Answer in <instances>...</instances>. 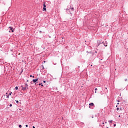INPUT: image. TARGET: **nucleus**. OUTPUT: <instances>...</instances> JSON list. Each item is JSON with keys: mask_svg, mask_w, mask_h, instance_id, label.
Masks as SVG:
<instances>
[{"mask_svg": "<svg viewBox=\"0 0 128 128\" xmlns=\"http://www.w3.org/2000/svg\"><path fill=\"white\" fill-rule=\"evenodd\" d=\"M94 90H98V88H96Z\"/></svg>", "mask_w": 128, "mask_h": 128, "instance_id": "nucleus-30", "label": "nucleus"}, {"mask_svg": "<svg viewBox=\"0 0 128 128\" xmlns=\"http://www.w3.org/2000/svg\"><path fill=\"white\" fill-rule=\"evenodd\" d=\"M32 75L30 76V78H32Z\"/></svg>", "mask_w": 128, "mask_h": 128, "instance_id": "nucleus-34", "label": "nucleus"}, {"mask_svg": "<svg viewBox=\"0 0 128 128\" xmlns=\"http://www.w3.org/2000/svg\"><path fill=\"white\" fill-rule=\"evenodd\" d=\"M72 10H74V8H72Z\"/></svg>", "mask_w": 128, "mask_h": 128, "instance_id": "nucleus-18", "label": "nucleus"}, {"mask_svg": "<svg viewBox=\"0 0 128 128\" xmlns=\"http://www.w3.org/2000/svg\"><path fill=\"white\" fill-rule=\"evenodd\" d=\"M21 88H22V90H23V88H24V86L22 85Z\"/></svg>", "mask_w": 128, "mask_h": 128, "instance_id": "nucleus-14", "label": "nucleus"}, {"mask_svg": "<svg viewBox=\"0 0 128 128\" xmlns=\"http://www.w3.org/2000/svg\"><path fill=\"white\" fill-rule=\"evenodd\" d=\"M10 106H12V104H10Z\"/></svg>", "mask_w": 128, "mask_h": 128, "instance_id": "nucleus-23", "label": "nucleus"}, {"mask_svg": "<svg viewBox=\"0 0 128 128\" xmlns=\"http://www.w3.org/2000/svg\"><path fill=\"white\" fill-rule=\"evenodd\" d=\"M96 52H98L96 51Z\"/></svg>", "mask_w": 128, "mask_h": 128, "instance_id": "nucleus-43", "label": "nucleus"}, {"mask_svg": "<svg viewBox=\"0 0 128 128\" xmlns=\"http://www.w3.org/2000/svg\"><path fill=\"white\" fill-rule=\"evenodd\" d=\"M43 6H44L43 8L44 10H46V2H44Z\"/></svg>", "mask_w": 128, "mask_h": 128, "instance_id": "nucleus-3", "label": "nucleus"}, {"mask_svg": "<svg viewBox=\"0 0 128 128\" xmlns=\"http://www.w3.org/2000/svg\"><path fill=\"white\" fill-rule=\"evenodd\" d=\"M12 94V92H10V93H9V94H8V96H10L11 94Z\"/></svg>", "mask_w": 128, "mask_h": 128, "instance_id": "nucleus-17", "label": "nucleus"}, {"mask_svg": "<svg viewBox=\"0 0 128 128\" xmlns=\"http://www.w3.org/2000/svg\"><path fill=\"white\" fill-rule=\"evenodd\" d=\"M117 104H120V103H118H118H117Z\"/></svg>", "mask_w": 128, "mask_h": 128, "instance_id": "nucleus-37", "label": "nucleus"}, {"mask_svg": "<svg viewBox=\"0 0 128 128\" xmlns=\"http://www.w3.org/2000/svg\"><path fill=\"white\" fill-rule=\"evenodd\" d=\"M100 122H102V120H100Z\"/></svg>", "mask_w": 128, "mask_h": 128, "instance_id": "nucleus-39", "label": "nucleus"}, {"mask_svg": "<svg viewBox=\"0 0 128 128\" xmlns=\"http://www.w3.org/2000/svg\"><path fill=\"white\" fill-rule=\"evenodd\" d=\"M97 44H98V46L100 44H104V42H102V41L98 40Z\"/></svg>", "mask_w": 128, "mask_h": 128, "instance_id": "nucleus-6", "label": "nucleus"}, {"mask_svg": "<svg viewBox=\"0 0 128 128\" xmlns=\"http://www.w3.org/2000/svg\"><path fill=\"white\" fill-rule=\"evenodd\" d=\"M40 80H42V78H38Z\"/></svg>", "mask_w": 128, "mask_h": 128, "instance_id": "nucleus-15", "label": "nucleus"}, {"mask_svg": "<svg viewBox=\"0 0 128 128\" xmlns=\"http://www.w3.org/2000/svg\"><path fill=\"white\" fill-rule=\"evenodd\" d=\"M102 124H104V122H102Z\"/></svg>", "mask_w": 128, "mask_h": 128, "instance_id": "nucleus-36", "label": "nucleus"}, {"mask_svg": "<svg viewBox=\"0 0 128 128\" xmlns=\"http://www.w3.org/2000/svg\"><path fill=\"white\" fill-rule=\"evenodd\" d=\"M41 86H44V84H42Z\"/></svg>", "mask_w": 128, "mask_h": 128, "instance_id": "nucleus-29", "label": "nucleus"}, {"mask_svg": "<svg viewBox=\"0 0 128 128\" xmlns=\"http://www.w3.org/2000/svg\"><path fill=\"white\" fill-rule=\"evenodd\" d=\"M116 126V124H114V126Z\"/></svg>", "mask_w": 128, "mask_h": 128, "instance_id": "nucleus-25", "label": "nucleus"}, {"mask_svg": "<svg viewBox=\"0 0 128 128\" xmlns=\"http://www.w3.org/2000/svg\"><path fill=\"white\" fill-rule=\"evenodd\" d=\"M16 104H18V100H16Z\"/></svg>", "mask_w": 128, "mask_h": 128, "instance_id": "nucleus-16", "label": "nucleus"}, {"mask_svg": "<svg viewBox=\"0 0 128 128\" xmlns=\"http://www.w3.org/2000/svg\"><path fill=\"white\" fill-rule=\"evenodd\" d=\"M120 110H122V108H120Z\"/></svg>", "mask_w": 128, "mask_h": 128, "instance_id": "nucleus-33", "label": "nucleus"}, {"mask_svg": "<svg viewBox=\"0 0 128 128\" xmlns=\"http://www.w3.org/2000/svg\"><path fill=\"white\" fill-rule=\"evenodd\" d=\"M124 80L125 82H128V79H125Z\"/></svg>", "mask_w": 128, "mask_h": 128, "instance_id": "nucleus-24", "label": "nucleus"}, {"mask_svg": "<svg viewBox=\"0 0 128 128\" xmlns=\"http://www.w3.org/2000/svg\"><path fill=\"white\" fill-rule=\"evenodd\" d=\"M42 83H40V84H38V85H39V86H40V85H42Z\"/></svg>", "mask_w": 128, "mask_h": 128, "instance_id": "nucleus-27", "label": "nucleus"}, {"mask_svg": "<svg viewBox=\"0 0 128 128\" xmlns=\"http://www.w3.org/2000/svg\"><path fill=\"white\" fill-rule=\"evenodd\" d=\"M32 128H36L34 126H32Z\"/></svg>", "mask_w": 128, "mask_h": 128, "instance_id": "nucleus-31", "label": "nucleus"}, {"mask_svg": "<svg viewBox=\"0 0 128 128\" xmlns=\"http://www.w3.org/2000/svg\"><path fill=\"white\" fill-rule=\"evenodd\" d=\"M108 122H110V124H112V120H110L108 121Z\"/></svg>", "mask_w": 128, "mask_h": 128, "instance_id": "nucleus-9", "label": "nucleus"}, {"mask_svg": "<svg viewBox=\"0 0 128 128\" xmlns=\"http://www.w3.org/2000/svg\"><path fill=\"white\" fill-rule=\"evenodd\" d=\"M116 102H120V100H116Z\"/></svg>", "mask_w": 128, "mask_h": 128, "instance_id": "nucleus-28", "label": "nucleus"}, {"mask_svg": "<svg viewBox=\"0 0 128 128\" xmlns=\"http://www.w3.org/2000/svg\"><path fill=\"white\" fill-rule=\"evenodd\" d=\"M106 128H109L108 127H107Z\"/></svg>", "mask_w": 128, "mask_h": 128, "instance_id": "nucleus-47", "label": "nucleus"}, {"mask_svg": "<svg viewBox=\"0 0 128 128\" xmlns=\"http://www.w3.org/2000/svg\"><path fill=\"white\" fill-rule=\"evenodd\" d=\"M118 118H120V116H118Z\"/></svg>", "mask_w": 128, "mask_h": 128, "instance_id": "nucleus-35", "label": "nucleus"}, {"mask_svg": "<svg viewBox=\"0 0 128 128\" xmlns=\"http://www.w3.org/2000/svg\"><path fill=\"white\" fill-rule=\"evenodd\" d=\"M42 66V70H44V66Z\"/></svg>", "mask_w": 128, "mask_h": 128, "instance_id": "nucleus-20", "label": "nucleus"}, {"mask_svg": "<svg viewBox=\"0 0 128 128\" xmlns=\"http://www.w3.org/2000/svg\"><path fill=\"white\" fill-rule=\"evenodd\" d=\"M9 28L10 30L12 31V32H14V28L12 26H10Z\"/></svg>", "mask_w": 128, "mask_h": 128, "instance_id": "nucleus-5", "label": "nucleus"}, {"mask_svg": "<svg viewBox=\"0 0 128 128\" xmlns=\"http://www.w3.org/2000/svg\"><path fill=\"white\" fill-rule=\"evenodd\" d=\"M43 82H44V84H46V80H44Z\"/></svg>", "mask_w": 128, "mask_h": 128, "instance_id": "nucleus-22", "label": "nucleus"}, {"mask_svg": "<svg viewBox=\"0 0 128 128\" xmlns=\"http://www.w3.org/2000/svg\"><path fill=\"white\" fill-rule=\"evenodd\" d=\"M116 108H118V105L116 106Z\"/></svg>", "mask_w": 128, "mask_h": 128, "instance_id": "nucleus-41", "label": "nucleus"}, {"mask_svg": "<svg viewBox=\"0 0 128 128\" xmlns=\"http://www.w3.org/2000/svg\"><path fill=\"white\" fill-rule=\"evenodd\" d=\"M89 108H91V110H93V108H94V104L92 102L90 103L89 104Z\"/></svg>", "mask_w": 128, "mask_h": 128, "instance_id": "nucleus-1", "label": "nucleus"}, {"mask_svg": "<svg viewBox=\"0 0 128 128\" xmlns=\"http://www.w3.org/2000/svg\"><path fill=\"white\" fill-rule=\"evenodd\" d=\"M26 128H28V124H26Z\"/></svg>", "mask_w": 128, "mask_h": 128, "instance_id": "nucleus-26", "label": "nucleus"}, {"mask_svg": "<svg viewBox=\"0 0 128 128\" xmlns=\"http://www.w3.org/2000/svg\"><path fill=\"white\" fill-rule=\"evenodd\" d=\"M86 52H87L88 54H92V52H88V51H86Z\"/></svg>", "mask_w": 128, "mask_h": 128, "instance_id": "nucleus-12", "label": "nucleus"}, {"mask_svg": "<svg viewBox=\"0 0 128 128\" xmlns=\"http://www.w3.org/2000/svg\"><path fill=\"white\" fill-rule=\"evenodd\" d=\"M6 94H8V92L6 93Z\"/></svg>", "mask_w": 128, "mask_h": 128, "instance_id": "nucleus-45", "label": "nucleus"}, {"mask_svg": "<svg viewBox=\"0 0 128 128\" xmlns=\"http://www.w3.org/2000/svg\"><path fill=\"white\" fill-rule=\"evenodd\" d=\"M6 96V98H10V95H8Z\"/></svg>", "mask_w": 128, "mask_h": 128, "instance_id": "nucleus-13", "label": "nucleus"}, {"mask_svg": "<svg viewBox=\"0 0 128 128\" xmlns=\"http://www.w3.org/2000/svg\"><path fill=\"white\" fill-rule=\"evenodd\" d=\"M104 46H108V42H106V41L105 42H104Z\"/></svg>", "mask_w": 128, "mask_h": 128, "instance_id": "nucleus-7", "label": "nucleus"}, {"mask_svg": "<svg viewBox=\"0 0 128 128\" xmlns=\"http://www.w3.org/2000/svg\"><path fill=\"white\" fill-rule=\"evenodd\" d=\"M120 110V108H116V110Z\"/></svg>", "mask_w": 128, "mask_h": 128, "instance_id": "nucleus-19", "label": "nucleus"}, {"mask_svg": "<svg viewBox=\"0 0 128 128\" xmlns=\"http://www.w3.org/2000/svg\"><path fill=\"white\" fill-rule=\"evenodd\" d=\"M66 40H64V38H62V42H64Z\"/></svg>", "mask_w": 128, "mask_h": 128, "instance_id": "nucleus-11", "label": "nucleus"}, {"mask_svg": "<svg viewBox=\"0 0 128 128\" xmlns=\"http://www.w3.org/2000/svg\"><path fill=\"white\" fill-rule=\"evenodd\" d=\"M38 78L33 80L32 82L35 84H36V83H38Z\"/></svg>", "mask_w": 128, "mask_h": 128, "instance_id": "nucleus-4", "label": "nucleus"}, {"mask_svg": "<svg viewBox=\"0 0 128 128\" xmlns=\"http://www.w3.org/2000/svg\"><path fill=\"white\" fill-rule=\"evenodd\" d=\"M105 124H106V120L105 122Z\"/></svg>", "mask_w": 128, "mask_h": 128, "instance_id": "nucleus-40", "label": "nucleus"}, {"mask_svg": "<svg viewBox=\"0 0 128 128\" xmlns=\"http://www.w3.org/2000/svg\"><path fill=\"white\" fill-rule=\"evenodd\" d=\"M96 94V91L95 92Z\"/></svg>", "mask_w": 128, "mask_h": 128, "instance_id": "nucleus-44", "label": "nucleus"}, {"mask_svg": "<svg viewBox=\"0 0 128 128\" xmlns=\"http://www.w3.org/2000/svg\"><path fill=\"white\" fill-rule=\"evenodd\" d=\"M66 40H64V38H62V42H64Z\"/></svg>", "mask_w": 128, "mask_h": 128, "instance_id": "nucleus-10", "label": "nucleus"}, {"mask_svg": "<svg viewBox=\"0 0 128 128\" xmlns=\"http://www.w3.org/2000/svg\"><path fill=\"white\" fill-rule=\"evenodd\" d=\"M22 72H24V70H22L21 71V74H22Z\"/></svg>", "mask_w": 128, "mask_h": 128, "instance_id": "nucleus-32", "label": "nucleus"}, {"mask_svg": "<svg viewBox=\"0 0 128 128\" xmlns=\"http://www.w3.org/2000/svg\"><path fill=\"white\" fill-rule=\"evenodd\" d=\"M15 89L18 90V86L15 87Z\"/></svg>", "mask_w": 128, "mask_h": 128, "instance_id": "nucleus-8", "label": "nucleus"}, {"mask_svg": "<svg viewBox=\"0 0 128 128\" xmlns=\"http://www.w3.org/2000/svg\"><path fill=\"white\" fill-rule=\"evenodd\" d=\"M27 82H28V80H27Z\"/></svg>", "mask_w": 128, "mask_h": 128, "instance_id": "nucleus-46", "label": "nucleus"}, {"mask_svg": "<svg viewBox=\"0 0 128 128\" xmlns=\"http://www.w3.org/2000/svg\"><path fill=\"white\" fill-rule=\"evenodd\" d=\"M92 118H94V116H92Z\"/></svg>", "mask_w": 128, "mask_h": 128, "instance_id": "nucleus-42", "label": "nucleus"}, {"mask_svg": "<svg viewBox=\"0 0 128 128\" xmlns=\"http://www.w3.org/2000/svg\"><path fill=\"white\" fill-rule=\"evenodd\" d=\"M32 77V78H34V76H33Z\"/></svg>", "mask_w": 128, "mask_h": 128, "instance_id": "nucleus-38", "label": "nucleus"}, {"mask_svg": "<svg viewBox=\"0 0 128 128\" xmlns=\"http://www.w3.org/2000/svg\"><path fill=\"white\" fill-rule=\"evenodd\" d=\"M25 86H24V88H23V90H28V84L25 83Z\"/></svg>", "mask_w": 128, "mask_h": 128, "instance_id": "nucleus-2", "label": "nucleus"}, {"mask_svg": "<svg viewBox=\"0 0 128 128\" xmlns=\"http://www.w3.org/2000/svg\"><path fill=\"white\" fill-rule=\"evenodd\" d=\"M19 128H22V125L21 124L19 125Z\"/></svg>", "mask_w": 128, "mask_h": 128, "instance_id": "nucleus-21", "label": "nucleus"}]
</instances>
